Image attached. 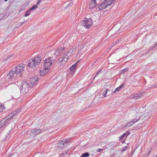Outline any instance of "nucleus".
I'll return each mask as SVG.
<instances>
[{"instance_id":"nucleus-36","label":"nucleus","mask_w":157,"mask_h":157,"mask_svg":"<svg viewBox=\"0 0 157 157\" xmlns=\"http://www.w3.org/2000/svg\"><path fill=\"white\" fill-rule=\"evenodd\" d=\"M126 136H126V137L130 133L129 132H126Z\"/></svg>"},{"instance_id":"nucleus-32","label":"nucleus","mask_w":157,"mask_h":157,"mask_svg":"<svg viewBox=\"0 0 157 157\" xmlns=\"http://www.w3.org/2000/svg\"><path fill=\"white\" fill-rule=\"evenodd\" d=\"M125 84L124 83H123L121 86H120V87H121V89H122L124 87Z\"/></svg>"},{"instance_id":"nucleus-10","label":"nucleus","mask_w":157,"mask_h":157,"mask_svg":"<svg viewBox=\"0 0 157 157\" xmlns=\"http://www.w3.org/2000/svg\"><path fill=\"white\" fill-rule=\"evenodd\" d=\"M17 113V111H14L13 113H12L5 118V119L7 121H9Z\"/></svg>"},{"instance_id":"nucleus-33","label":"nucleus","mask_w":157,"mask_h":157,"mask_svg":"<svg viewBox=\"0 0 157 157\" xmlns=\"http://www.w3.org/2000/svg\"><path fill=\"white\" fill-rule=\"evenodd\" d=\"M101 70L99 71L96 74V75H95V76H94V78H93L94 79L95 78V77L97 76V75H98V74L99 72H100V71H101Z\"/></svg>"},{"instance_id":"nucleus-5","label":"nucleus","mask_w":157,"mask_h":157,"mask_svg":"<svg viewBox=\"0 0 157 157\" xmlns=\"http://www.w3.org/2000/svg\"><path fill=\"white\" fill-rule=\"evenodd\" d=\"M29 88H30L29 84L27 82L23 81L21 82V86L20 87L21 92L24 94L28 92Z\"/></svg>"},{"instance_id":"nucleus-22","label":"nucleus","mask_w":157,"mask_h":157,"mask_svg":"<svg viewBox=\"0 0 157 157\" xmlns=\"http://www.w3.org/2000/svg\"><path fill=\"white\" fill-rule=\"evenodd\" d=\"M109 90L108 89L106 88H105L103 93V95L104 97H105L106 96V95L107 94V92Z\"/></svg>"},{"instance_id":"nucleus-14","label":"nucleus","mask_w":157,"mask_h":157,"mask_svg":"<svg viewBox=\"0 0 157 157\" xmlns=\"http://www.w3.org/2000/svg\"><path fill=\"white\" fill-rule=\"evenodd\" d=\"M97 6L96 2L95 0H92L91 2L89 5L90 8L92 9Z\"/></svg>"},{"instance_id":"nucleus-26","label":"nucleus","mask_w":157,"mask_h":157,"mask_svg":"<svg viewBox=\"0 0 157 157\" xmlns=\"http://www.w3.org/2000/svg\"><path fill=\"white\" fill-rule=\"evenodd\" d=\"M4 109V106L2 104H0V112L2 111Z\"/></svg>"},{"instance_id":"nucleus-23","label":"nucleus","mask_w":157,"mask_h":157,"mask_svg":"<svg viewBox=\"0 0 157 157\" xmlns=\"http://www.w3.org/2000/svg\"><path fill=\"white\" fill-rule=\"evenodd\" d=\"M144 92H140L139 94H138V98H143L144 96Z\"/></svg>"},{"instance_id":"nucleus-12","label":"nucleus","mask_w":157,"mask_h":157,"mask_svg":"<svg viewBox=\"0 0 157 157\" xmlns=\"http://www.w3.org/2000/svg\"><path fill=\"white\" fill-rule=\"evenodd\" d=\"M77 63H75L70 67V71L72 74H74L76 70V67L78 65Z\"/></svg>"},{"instance_id":"nucleus-4","label":"nucleus","mask_w":157,"mask_h":157,"mask_svg":"<svg viewBox=\"0 0 157 157\" xmlns=\"http://www.w3.org/2000/svg\"><path fill=\"white\" fill-rule=\"evenodd\" d=\"M55 60L53 56L46 58L44 60L43 66L45 67L48 68L55 62Z\"/></svg>"},{"instance_id":"nucleus-15","label":"nucleus","mask_w":157,"mask_h":157,"mask_svg":"<svg viewBox=\"0 0 157 157\" xmlns=\"http://www.w3.org/2000/svg\"><path fill=\"white\" fill-rule=\"evenodd\" d=\"M49 69V68H45L44 70H41L40 72V75L41 76H44L45 74H46L48 71Z\"/></svg>"},{"instance_id":"nucleus-24","label":"nucleus","mask_w":157,"mask_h":157,"mask_svg":"<svg viewBox=\"0 0 157 157\" xmlns=\"http://www.w3.org/2000/svg\"><path fill=\"white\" fill-rule=\"evenodd\" d=\"M38 7V6L36 5H34V6H32L31 8L29 9L30 10H34L36 9Z\"/></svg>"},{"instance_id":"nucleus-41","label":"nucleus","mask_w":157,"mask_h":157,"mask_svg":"<svg viewBox=\"0 0 157 157\" xmlns=\"http://www.w3.org/2000/svg\"><path fill=\"white\" fill-rule=\"evenodd\" d=\"M132 154H130V157H131V156H132Z\"/></svg>"},{"instance_id":"nucleus-29","label":"nucleus","mask_w":157,"mask_h":157,"mask_svg":"<svg viewBox=\"0 0 157 157\" xmlns=\"http://www.w3.org/2000/svg\"><path fill=\"white\" fill-rule=\"evenodd\" d=\"M128 147V146H125L121 150V151H124L127 149V148Z\"/></svg>"},{"instance_id":"nucleus-13","label":"nucleus","mask_w":157,"mask_h":157,"mask_svg":"<svg viewBox=\"0 0 157 157\" xmlns=\"http://www.w3.org/2000/svg\"><path fill=\"white\" fill-rule=\"evenodd\" d=\"M41 132V130L40 129H33L31 130V132L33 134L34 137L36 135L38 134Z\"/></svg>"},{"instance_id":"nucleus-38","label":"nucleus","mask_w":157,"mask_h":157,"mask_svg":"<svg viewBox=\"0 0 157 157\" xmlns=\"http://www.w3.org/2000/svg\"><path fill=\"white\" fill-rule=\"evenodd\" d=\"M155 46H152L151 47V49H152L154 48H155Z\"/></svg>"},{"instance_id":"nucleus-17","label":"nucleus","mask_w":157,"mask_h":157,"mask_svg":"<svg viewBox=\"0 0 157 157\" xmlns=\"http://www.w3.org/2000/svg\"><path fill=\"white\" fill-rule=\"evenodd\" d=\"M116 0H105V2L109 6L111 5Z\"/></svg>"},{"instance_id":"nucleus-40","label":"nucleus","mask_w":157,"mask_h":157,"mask_svg":"<svg viewBox=\"0 0 157 157\" xmlns=\"http://www.w3.org/2000/svg\"><path fill=\"white\" fill-rule=\"evenodd\" d=\"M155 46L157 47V42H156L155 44Z\"/></svg>"},{"instance_id":"nucleus-19","label":"nucleus","mask_w":157,"mask_h":157,"mask_svg":"<svg viewBox=\"0 0 157 157\" xmlns=\"http://www.w3.org/2000/svg\"><path fill=\"white\" fill-rule=\"evenodd\" d=\"M31 10L30 9H29L24 14V17H27L29 16L31 13Z\"/></svg>"},{"instance_id":"nucleus-31","label":"nucleus","mask_w":157,"mask_h":157,"mask_svg":"<svg viewBox=\"0 0 157 157\" xmlns=\"http://www.w3.org/2000/svg\"><path fill=\"white\" fill-rule=\"evenodd\" d=\"M41 1L42 0H38L36 3V5H39L41 3Z\"/></svg>"},{"instance_id":"nucleus-48","label":"nucleus","mask_w":157,"mask_h":157,"mask_svg":"<svg viewBox=\"0 0 157 157\" xmlns=\"http://www.w3.org/2000/svg\"><path fill=\"white\" fill-rule=\"evenodd\" d=\"M11 156H9V157H11Z\"/></svg>"},{"instance_id":"nucleus-35","label":"nucleus","mask_w":157,"mask_h":157,"mask_svg":"<svg viewBox=\"0 0 157 157\" xmlns=\"http://www.w3.org/2000/svg\"><path fill=\"white\" fill-rule=\"evenodd\" d=\"M101 150L102 149L99 148L97 150V151L98 152H100Z\"/></svg>"},{"instance_id":"nucleus-18","label":"nucleus","mask_w":157,"mask_h":157,"mask_svg":"<svg viewBox=\"0 0 157 157\" xmlns=\"http://www.w3.org/2000/svg\"><path fill=\"white\" fill-rule=\"evenodd\" d=\"M147 116H146L145 115H141L140 116V117L139 119H138V121L140 120H142L143 119V122L144 121H145L146 120L147 118Z\"/></svg>"},{"instance_id":"nucleus-6","label":"nucleus","mask_w":157,"mask_h":157,"mask_svg":"<svg viewBox=\"0 0 157 157\" xmlns=\"http://www.w3.org/2000/svg\"><path fill=\"white\" fill-rule=\"evenodd\" d=\"M92 24V21L91 18H85L84 20L82 21L81 25L87 29L89 28Z\"/></svg>"},{"instance_id":"nucleus-1","label":"nucleus","mask_w":157,"mask_h":157,"mask_svg":"<svg viewBox=\"0 0 157 157\" xmlns=\"http://www.w3.org/2000/svg\"><path fill=\"white\" fill-rule=\"evenodd\" d=\"M25 66V64H20L17 65L15 68V73L14 71H10L6 76V79L9 81L10 79L14 80L16 79L17 75L19 73L21 74L23 72Z\"/></svg>"},{"instance_id":"nucleus-30","label":"nucleus","mask_w":157,"mask_h":157,"mask_svg":"<svg viewBox=\"0 0 157 157\" xmlns=\"http://www.w3.org/2000/svg\"><path fill=\"white\" fill-rule=\"evenodd\" d=\"M128 68H127V67L125 68L122 71V73H124L126 72L128 70Z\"/></svg>"},{"instance_id":"nucleus-3","label":"nucleus","mask_w":157,"mask_h":157,"mask_svg":"<svg viewBox=\"0 0 157 157\" xmlns=\"http://www.w3.org/2000/svg\"><path fill=\"white\" fill-rule=\"evenodd\" d=\"M73 51L72 50L70 49L67 52V55L62 56V57L59 58L58 61L57 63H60L59 66H63L66 63V61L67 60L68 58L67 55H72Z\"/></svg>"},{"instance_id":"nucleus-45","label":"nucleus","mask_w":157,"mask_h":157,"mask_svg":"<svg viewBox=\"0 0 157 157\" xmlns=\"http://www.w3.org/2000/svg\"><path fill=\"white\" fill-rule=\"evenodd\" d=\"M118 42H119V41H118V40L117 41H116V43H118Z\"/></svg>"},{"instance_id":"nucleus-42","label":"nucleus","mask_w":157,"mask_h":157,"mask_svg":"<svg viewBox=\"0 0 157 157\" xmlns=\"http://www.w3.org/2000/svg\"><path fill=\"white\" fill-rule=\"evenodd\" d=\"M134 151H135V150H134L132 151V153H134Z\"/></svg>"},{"instance_id":"nucleus-7","label":"nucleus","mask_w":157,"mask_h":157,"mask_svg":"<svg viewBox=\"0 0 157 157\" xmlns=\"http://www.w3.org/2000/svg\"><path fill=\"white\" fill-rule=\"evenodd\" d=\"M69 141V140L66 139H63L61 142L57 144V147L61 148L66 147L68 145L67 144L70 143Z\"/></svg>"},{"instance_id":"nucleus-47","label":"nucleus","mask_w":157,"mask_h":157,"mask_svg":"<svg viewBox=\"0 0 157 157\" xmlns=\"http://www.w3.org/2000/svg\"><path fill=\"white\" fill-rule=\"evenodd\" d=\"M116 44V43L115 44V43H114V44H113V45H115Z\"/></svg>"},{"instance_id":"nucleus-2","label":"nucleus","mask_w":157,"mask_h":157,"mask_svg":"<svg viewBox=\"0 0 157 157\" xmlns=\"http://www.w3.org/2000/svg\"><path fill=\"white\" fill-rule=\"evenodd\" d=\"M41 61V56L38 55L29 60L28 66L30 68H35L36 66L39 64Z\"/></svg>"},{"instance_id":"nucleus-39","label":"nucleus","mask_w":157,"mask_h":157,"mask_svg":"<svg viewBox=\"0 0 157 157\" xmlns=\"http://www.w3.org/2000/svg\"><path fill=\"white\" fill-rule=\"evenodd\" d=\"M19 110H20V109H17V110L16 111H17L18 112H19Z\"/></svg>"},{"instance_id":"nucleus-28","label":"nucleus","mask_w":157,"mask_h":157,"mask_svg":"<svg viewBox=\"0 0 157 157\" xmlns=\"http://www.w3.org/2000/svg\"><path fill=\"white\" fill-rule=\"evenodd\" d=\"M126 133H124L122 135L120 138V140H123L124 138V136H126Z\"/></svg>"},{"instance_id":"nucleus-8","label":"nucleus","mask_w":157,"mask_h":157,"mask_svg":"<svg viewBox=\"0 0 157 157\" xmlns=\"http://www.w3.org/2000/svg\"><path fill=\"white\" fill-rule=\"evenodd\" d=\"M39 78L37 77H35L34 78H31L30 80L29 81V83L30 85V88H32L34 85L38 81Z\"/></svg>"},{"instance_id":"nucleus-27","label":"nucleus","mask_w":157,"mask_h":157,"mask_svg":"<svg viewBox=\"0 0 157 157\" xmlns=\"http://www.w3.org/2000/svg\"><path fill=\"white\" fill-rule=\"evenodd\" d=\"M68 151V150L67 151H64L63 152L59 157H64V156L67 154V152Z\"/></svg>"},{"instance_id":"nucleus-50","label":"nucleus","mask_w":157,"mask_h":157,"mask_svg":"<svg viewBox=\"0 0 157 157\" xmlns=\"http://www.w3.org/2000/svg\"><path fill=\"white\" fill-rule=\"evenodd\" d=\"M156 157H157V155L156 156Z\"/></svg>"},{"instance_id":"nucleus-34","label":"nucleus","mask_w":157,"mask_h":157,"mask_svg":"<svg viewBox=\"0 0 157 157\" xmlns=\"http://www.w3.org/2000/svg\"><path fill=\"white\" fill-rule=\"evenodd\" d=\"M126 127H127V126L126 124L125 125H124L122 127V129H124V128H125Z\"/></svg>"},{"instance_id":"nucleus-25","label":"nucleus","mask_w":157,"mask_h":157,"mask_svg":"<svg viewBox=\"0 0 157 157\" xmlns=\"http://www.w3.org/2000/svg\"><path fill=\"white\" fill-rule=\"evenodd\" d=\"M121 89V87L120 86L115 89V90L113 91V93H115L116 92L119 91Z\"/></svg>"},{"instance_id":"nucleus-9","label":"nucleus","mask_w":157,"mask_h":157,"mask_svg":"<svg viewBox=\"0 0 157 157\" xmlns=\"http://www.w3.org/2000/svg\"><path fill=\"white\" fill-rule=\"evenodd\" d=\"M9 121H7L5 119H3L0 122V130L5 127L6 125L8 124Z\"/></svg>"},{"instance_id":"nucleus-16","label":"nucleus","mask_w":157,"mask_h":157,"mask_svg":"<svg viewBox=\"0 0 157 157\" xmlns=\"http://www.w3.org/2000/svg\"><path fill=\"white\" fill-rule=\"evenodd\" d=\"M137 121V119L135 118L132 121H131L129 122H128L126 124L127 126V127H128L131 125L133 124L134 123L136 122Z\"/></svg>"},{"instance_id":"nucleus-44","label":"nucleus","mask_w":157,"mask_h":157,"mask_svg":"<svg viewBox=\"0 0 157 157\" xmlns=\"http://www.w3.org/2000/svg\"><path fill=\"white\" fill-rule=\"evenodd\" d=\"M124 142H125V141H124V140H123V141H122V143H124Z\"/></svg>"},{"instance_id":"nucleus-46","label":"nucleus","mask_w":157,"mask_h":157,"mask_svg":"<svg viewBox=\"0 0 157 157\" xmlns=\"http://www.w3.org/2000/svg\"><path fill=\"white\" fill-rule=\"evenodd\" d=\"M4 1L5 2H7L8 1V0H4Z\"/></svg>"},{"instance_id":"nucleus-49","label":"nucleus","mask_w":157,"mask_h":157,"mask_svg":"<svg viewBox=\"0 0 157 157\" xmlns=\"http://www.w3.org/2000/svg\"><path fill=\"white\" fill-rule=\"evenodd\" d=\"M156 85H157V83H156Z\"/></svg>"},{"instance_id":"nucleus-20","label":"nucleus","mask_w":157,"mask_h":157,"mask_svg":"<svg viewBox=\"0 0 157 157\" xmlns=\"http://www.w3.org/2000/svg\"><path fill=\"white\" fill-rule=\"evenodd\" d=\"M59 52H60L59 51V50L57 49L55 52L54 54L53 55V56L54 57V58H55V59L56 58V56H58L59 54Z\"/></svg>"},{"instance_id":"nucleus-21","label":"nucleus","mask_w":157,"mask_h":157,"mask_svg":"<svg viewBox=\"0 0 157 157\" xmlns=\"http://www.w3.org/2000/svg\"><path fill=\"white\" fill-rule=\"evenodd\" d=\"M90 155L89 154L88 152H85L83 153L80 157H87Z\"/></svg>"},{"instance_id":"nucleus-37","label":"nucleus","mask_w":157,"mask_h":157,"mask_svg":"<svg viewBox=\"0 0 157 157\" xmlns=\"http://www.w3.org/2000/svg\"><path fill=\"white\" fill-rule=\"evenodd\" d=\"M71 50H72L73 51V52H75V51H76V49L75 48H72L71 49Z\"/></svg>"},{"instance_id":"nucleus-11","label":"nucleus","mask_w":157,"mask_h":157,"mask_svg":"<svg viewBox=\"0 0 157 157\" xmlns=\"http://www.w3.org/2000/svg\"><path fill=\"white\" fill-rule=\"evenodd\" d=\"M108 6H109L107 5V3L105 2V1L104 2L99 5L98 8L99 10H101L105 9Z\"/></svg>"},{"instance_id":"nucleus-43","label":"nucleus","mask_w":157,"mask_h":157,"mask_svg":"<svg viewBox=\"0 0 157 157\" xmlns=\"http://www.w3.org/2000/svg\"><path fill=\"white\" fill-rule=\"evenodd\" d=\"M150 152H151V151H149V152H148V155L150 153Z\"/></svg>"}]
</instances>
